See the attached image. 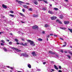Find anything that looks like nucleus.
Instances as JSON below:
<instances>
[{
    "label": "nucleus",
    "mask_w": 72,
    "mask_h": 72,
    "mask_svg": "<svg viewBox=\"0 0 72 72\" xmlns=\"http://www.w3.org/2000/svg\"><path fill=\"white\" fill-rule=\"evenodd\" d=\"M27 41L28 42H30V44L32 46H35V44H34V42L33 41L29 40H28Z\"/></svg>",
    "instance_id": "obj_1"
},
{
    "label": "nucleus",
    "mask_w": 72,
    "mask_h": 72,
    "mask_svg": "<svg viewBox=\"0 0 72 72\" xmlns=\"http://www.w3.org/2000/svg\"><path fill=\"white\" fill-rule=\"evenodd\" d=\"M10 48L11 49H13V50H15L17 51V52H20L21 51V50L18 49L17 48H15L10 47Z\"/></svg>",
    "instance_id": "obj_2"
},
{
    "label": "nucleus",
    "mask_w": 72,
    "mask_h": 72,
    "mask_svg": "<svg viewBox=\"0 0 72 72\" xmlns=\"http://www.w3.org/2000/svg\"><path fill=\"white\" fill-rule=\"evenodd\" d=\"M21 55H22V56L25 57H28V54L27 53H21Z\"/></svg>",
    "instance_id": "obj_3"
},
{
    "label": "nucleus",
    "mask_w": 72,
    "mask_h": 72,
    "mask_svg": "<svg viewBox=\"0 0 72 72\" xmlns=\"http://www.w3.org/2000/svg\"><path fill=\"white\" fill-rule=\"evenodd\" d=\"M51 19L52 20H55L57 19V17L55 16L52 17L51 18Z\"/></svg>",
    "instance_id": "obj_4"
},
{
    "label": "nucleus",
    "mask_w": 72,
    "mask_h": 72,
    "mask_svg": "<svg viewBox=\"0 0 72 72\" xmlns=\"http://www.w3.org/2000/svg\"><path fill=\"white\" fill-rule=\"evenodd\" d=\"M23 6L24 8H27V9H29V8H30V7H29V6H27V5H23Z\"/></svg>",
    "instance_id": "obj_5"
},
{
    "label": "nucleus",
    "mask_w": 72,
    "mask_h": 72,
    "mask_svg": "<svg viewBox=\"0 0 72 72\" xmlns=\"http://www.w3.org/2000/svg\"><path fill=\"white\" fill-rule=\"evenodd\" d=\"M20 45H23V46H27V43H25L24 44L23 43H21L20 44Z\"/></svg>",
    "instance_id": "obj_6"
},
{
    "label": "nucleus",
    "mask_w": 72,
    "mask_h": 72,
    "mask_svg": "<svg viewBox=\"0 0 72 72\" xmlns=\"http://www.w3.org/2000/svg\"><path fill=\"white\" fill-rule=\"evenodd\" d=\"M32 55H33V56H36V55H36V53H35V52H32Z\"/></svg>",
    "instance_id": "obj_7"
},
{
    "label": "nucleus",
    "mask_w": 72,
    "mask_h": 72,
    "mask_svg": "<svg viewBox=\"0 0 72 72\" xmlns=\"http://www.w3.org/2000/svg\"><path fill=\"white\" fill-rule=\"evenodd\" d=\"M33 29H37L38 28V26H34L32 27Z\"/></svg>",
    "instance_id": "obj_8"
},
{
    "label": "nucleus",
    "mask_w": 72,
    "mask_h": 72,
    "mask_svg": "<svg viewBox=\"0 0 72 72\" xmlns=\"http://www.w3.org/2000/svg\"><path fill=\"white\" fill-rule=\"evenodd\" d=\"M49 53L51 54H55V53L52 52V51H49Z\"/></svg>",
    "instance_id": "obj_9"
},
{
    "label": "nucleus",
    "mask_w": 72,
    "mask_h": 72,
    "mask_svg": "<svg viewBox=\"0 0 72 72\" xmlns=\"http://www.w3.org/2000/svg\"><path fill=\"white\" fill-rule=\"evenodd\" d=\"M48 13L51 14H54V13L51 11H48Z\"/></svg>",
    "instance_id": "obj_10"
},
{
    "label": "nucleus",
    "mask_w": 72,
    "mask_h": 72,
    "mask_svg": "<svg viewBox=\"0 0 72 72\" xmlns=\"http://www.w3.org/2000/svg\"><path fill=\"white\" fill-rule=\"evenodd\" d=\"M64 23L65 24H69V22L65 21L64 22Z\"/></svg>",
    "instance_id": "obj_11"
},
{
    "label": "nucleus",
    "mask_w": 72,
    "mask_h": 72,
    "mask_svg": "<svg viewBox=\"0 0 72 72\" xmlns=\"http://www.w3.org/2000/svg\"><path fill=\"white\" fill-rule=\"evenodd\" d=\"M16 1L17 2H18V3H23V2L20 1H18V0H17Z\"/></svg>",
    "instance_id": "obj_12"
},
{
    "label": "nucleus",
    "mask_w": 72,
    "mask_h": 72,
    "mask_svg": "<svg viewBox=\"0 0 72 72\" xmlns=\"http://www.w3.org/2000/svg\"><path fill=\"white\" fill-rule=\"evenodd\" d=\"M28 66L29 68H31V65L29 64H28Z\"/></svg>",
    "instance_id": "obj_13"
},
{
    "label": "nucleus",
    "mask_w": 72,
    "mask_h": 72,
    "mask_svg": "<svg viewBox=\"0 0 72 72\" xmlns=\"http://www.w3.org/2000/svg\"><path fill=\"white\" fill-rule=\"evenodd\" d=\"M33 17H35V18H36L37 17H38V15H36L35 14H33Z\"/></svg>",
    "instance_id": "obj_14"
},
{
    "label": "nucleus",
    "mask_w": 72,
    "mask_h": 72,
    "mask_svg": "<svg viewBox=\"0 0 72 72\" xmlns=\"http://www.w3.org/2000/svg\"><path fill=\"white\" fill-rule=\"evenodd\" d=\"M54 67L57 70H58V68H57V66H56L55 65H54Z\"/></svg>",
    "instance_id": "obj_15"
},
{
    "label": "nucleus",
    "mask_w": 72,
    "mask_h": 72,
    "mask_svg": "<svg viewBox=\"0 0 72 72\" xmlns=\"http://www.w3.org/2000/svg\"><path fill=\"white\" fill-rule=\"evenodd\" d=\"M2 6L4 8H7V7L6 6H5L4 4H2Z\"/></svg>",
    "instance_id": "obj_16"
},
{
    "label": "nucleus",
    "mask_w": 72,
    "mask_h": 72,
    "mask_svg": "<svg viewBox=\"0 0 72 72\" xmlns=\"http://www.w3.org/2000/svg\"><path fill=\"white\" fill-rule=\"evenodd\" d=\"M60 29H61L62 30H66V28L64 27L62 28V27H60Z\"/></svg>",
    "instance_id": "obj_17"
},
{
    "label": "nucleus",
    "mask_w": 72,
    "mask_h": 72,
    "mask_svg": "<svg viewBox=\"0 0 72 72\" xmlns=\"http://www.w3.org/2000/svg\"><path fill=\"white\" fill-rule=\"evenodd\" d=\"M34 3L35 4V5H37L38 4V2L37 1H36L34 2Z\"/></svg>",
    "instance_id": "obj_18"
},
{
    "label": "nucleus",
    "mask_w": 72,
    "mask_h": 72,
    "mask_svg": "<svg viewBox=\"0 0 72 72\" xmlns=\"http://www.w3.org/2000/svg\"><path fill=\"white\" fill-rule=\"evenodd\" d=\"M47 9V7L43 8H42V10H46Z\"/></svg>",
    "instance_id": "obj_19"
},
{
    "label": "nucleus",
    "mask_w": 72,
    "mask_h": 72,
    "mask_svg": "<svg viewBox=\"0 0 72 72\" xmlns=\"http://www.w3.org/2000/svg\"><path fill=\"white\" fill-rule=\"evenodd\" d=\"M42 1L45 3H46V4H48V1H47L43 0Z\"/></svg>",
    "instance_id": "obj_20"
},
{
    "label": "nucleus",
    "mask_w": 72,
    "mask_h": 72,
    "mask_svg": "<svg viewBox=\"0 0 72 72\" xmlns=\"http://www.w3.org/2000/svg\"><path fill=\"white\" fill-rule=\"evenodd\" d=\"M60 18V19H62L63 18V15H60L59 16Z\"/></svg>",
    "instance_id": "obj_21"
},
{
    "label": "nucleus",
    "mask_w": 72,
    "mask_h": 72,
    "mask_svg": "<svg viewBox=\"0 0 72 72\" xmlns=\"http://www.w3.org/2000/svg\"><path fill=\"white\" fill-rule=\"evenodd\" d=\"M17 33H19L20 34H21V33H22V35H24V33H22V32H21L20 31H18L17 32Z\"/></svg>",
    "instance_id": "obj_22"
},
{
    "label": "nucleus",
    "mask_w": 72,
    "mask_h": 72,
    "mask_svg": "<svg viewBox=\"0 0 72 72\" xmlns=\"http://www.w3.org/2000/svg\"><path fill=\"white\" fill-rule=\"evenodd\" d=\"M38 40L39 41H42V39L41 38H39L38 39Z\"/></svg>",
    "instance_id": "obj_23"
},
{
    "label": "nucleus",
    "mask_w": 72,
    "mask_h": 72,
    "mask_svg": "<svg viewBox=\"0 0 72 72\" xmlns=\"http://www.w3.org/2000/svg\"><path fill=\"white\" fill-rule=\"evenodd\" d=\"M19 14H20V15H21V16H22V17H24V15H23V14L22 13H20Z\"/></svg>",
    "instance_id": "obj_24"
},
{
    "label": "nucleus",
    "mask_w": 72,
    "mask_h": 72,
    "mask_svg": "<svg viewBox=\"0 0 72 72\" xmlns=\"http://www.w3.org/2000/svg\"><path fill=\"white\" fill-rule=\"evenodd\" d=\"M54 10H58V8H54Z\"/></svg>",
    "instance_id": "obj_25"
},
{
    "label": "nucleus",
    "mask_w": 72,
    "mask_h": 72,
    "mask_svg": "<svg viewBox=\"0 0 72 72\" xmlns=\"http://www.w3.org/2000/svg\"><path fill=\"white\" fill-rule=\"evenodd\" d=\"M1 42L3 43V44H5V41H4V40H1Z\"/></svg>",
    "instance_id": "obj_26"
},
{
    "label": "nucleus",
    "mask_w": 72,
    "mask_h": 72,
    "mask_svg": "<svg viewBox=\"0 0 72 72\" xmlns=\"http://www.w3.org/2000/svg\"><path fill=\"white\" fill-rule=\"evenodd\" d=\"M28 10H29V11H31V12H32V8H30L28 9Z\"/></svg>",
    "instance_id": "obj_27"
},
{
    "label": "nucleus",
    "mask_w": 72,
    "mask_h": 72,
    "mask_svg": "<svg viewBox=\"0 0 72 72\" xmlns=\"http://www.w3.org/2000/svg\"><path fill=\"white\" fill-rule=\"evenodd\" d=\"M68 30H69V31H70L72 33V29H70L68 28Z\"/></svg>",
    "instance_id": "obj_28"
},
{
    "label": "nucleus",
    "mask_w": 72,
    "mask_h": 72,
    "mask_svg": "<svg viewBox=\"0 0 72 72\" xmlns=\"http://www.w3.org/2000/svg\"><path fill=\"white\" fill-rule=\"evenodd\" d=\"M59 21H60L59 20H58V19H56V22H58V23H59Z\"/></svg>",
    "instance_id": "obj_29"
},
{
    "label": "nucleus",
    "mask_w": 72,
    "mask_h": 72,
    "mask_svg": "<svg viewBox=\"0 0 72 72\" xmlns=\"http://www.w3.org/2000/svg\"><path fill=\"white\" fill-rule=\"evenodd\" d=\"M15 41L16 42H18V40L17 39H15Z\"/></svg>",
    "instance_id": "obj_30"
},
{
    "label": "nucleus",
    "mask_w": 72,
    "mask_h": 72,
    "mask_svg": "<svg viewBox=\"0 0 72 72\" xmlns=\"http://www.w3.org/2000/svg\"><path fill=\"white\" fill-rule=\"evenodd\" d=\"M4 50L5 51H8V50H7L6 48H4Z\"/></svg>",
    "instance_id": "obj_31"
},
{
    "label": "nucleus",
    "mask_w": 72,
    "mask_h": 72,
    "mask_svg": "<svg viewBox=\"0 0 72 72\" xmlns=\"http://www.w3.org/2000/svg\"><path fill=\"white\" fill-rule=\"evenodd\" d=\"M9 44H10V45H12V42H9Z\"/></svg>",
    "instance_id": "obj_32"
},
{
    "label": "nucleus",
    "mask_w": 72,
    "mask_h": 72,
    "mask_svg": "<svg viewBox=\"0 0 72 72\" xmlns=\"http://www.w3.org/2000/svg\"><path fill=\"white\" fill-rule=\"evenodd\" d=\"M45 27H49V26L48 25V24H46V25H45Z\"/></svg>",
    "instance_id": "obj_33"
},
{
    "label": "nucleus",
    "mask_w": 72,
    "mask_h": 72,
    "mask_svg": "<svg viewBox=\"0 0 72 72\" xmlns=\"http://www.w3.org/2000/svg\"><path fill=\"white\" fill-rule=\"evenodd\" d=\"M67 57L69 58V59H70L71 58V56L69 55H68Z\"/></svg>",
    "instance_id": "obj_34"
},
{
    "label": "nucleus",
    "mask_w": 72,
    "mask_h": 72,
    "mask_svg": "<svg viewBox=\"0 0 72 72\" xmlns=\"http://www.w3.org/2000/svg\"><path fill=\"white\" fill-rule=\"evenodd\" d=\"M4 43H1V45L3 46H4V45H4Z\"/></svg>",
    "instance_id": "obj_35"
},
{
    "label": "nucleus",
    "mask_w": 72,
    "mask_h": 72,
    "mask_svg": "<svg viewBox=\"0 0 72 72\" xmlns=\"http://www.w3.org/2000/svg\"><path fill=\"white\" fill-rule=\"evenodd\" d=\"M10 16H11V17H14V15H13L12 14H10Z\"/></svg>",
    "instance_id": "obj_36"
},
{
    "label": "nucleus",
    "mask_w": 72,
    "mask_h": 72,
    "mask_svg": "<svg viewBox=\"0 0 72 72\" xmlns=\"http://www.w3.org/2000/svg\"><path fill=\"white\" fill-rule=\"evenodd\" d=\"M41 70V69H37V71H40Z\"/></svg>",
    "instance_id": "obj_37"
},
{
    "label": "nucleus",
    "mask_w": 72,
    "mask_h": 72,
    "mask_svg": "<svg viewBox=\"0 0 72 72\" xmlns=\"http://www.w3.org/2000/svg\"><path fill=\"white\" fill-rule=\"evenodd\" d=\"M51 64H54V62L53 61H51Z\"/></svg>",
    "instance_id": "obj_38"
},
{
    "label": "nucleus",
    "mask_w": 72,
    "mask_h": 72,
    "mask_svg": "<svg viewBox=\"0 0 72 72\" xmlns=\"http://www.w3.org/2000/svg\"><path fill=\"white\" fill-rule=\"evenodd\" d=\"M60 40H62V41H63V40H64V39L60 37Z\"/></svg>",
    "instance_id": "obj_39"
},
{
    "label": "nucleus",
    "mask_w": 72,
    "mask_h": 72,
    "mask_svg": "<svg viewBox=\"0 0 72 72\" xmlns=\"http://www.w3.org/2000/svg\"><path fill=\"white\" fill-rule=\"evenodd\" d=\"M59 69H61L62 68V67H61V66H59Z\"/></svg>",
    "instance_id": "obj_40"
},
{
    "label": "nucleus",
    "mask_w": 72,
    "mask_h": 72,
    "mask_svg": "<svg viewBox=\"0 0 72 72\" xmlns=\"http://www.w3.org/2000/svg\"><path fill=\"white\" fill-rule=\"evenodd\" d=\"M60 52H61V53H63V51L62 50H60Z\"/></svg>",
    "instance_id": "obj_41"
},
{
    "label": "nucleus",
    "mask_w": 72,
    "mask_h": 72,
    "mask_svg": "<svg viewBox=\"0 0 72 72\" xmlns=\"http://www.w3.org/2000/svg\"><path fill=\"white\" fill-rule=\"evenodd\" d=\"M59 23H60V24H62V22H61V21H59Z\"/></svg>",
    "instance_id": "obj_42"
},
{
    "label": "nucleus",
    "mask_w": 72,
    "mask_h": 72,
    "mask_svg": "<svg viewBox=\"0 0 72 72\" xmlns=\"http://www.w3.org/2000/svg\"><path fill=\"white\" fill-rule=\"evenodd\" d=\"M64 1L66 2H68V0H64Z\"/></svg>",
    "instance_id": "obj_43"
},
{
    "label": "nucleus",
    "mask_w": 72,
    "mask_h": 72,
    "mask_svg": "<svg viewBox=\"0 0 72 72\" xmlns=\"http://www.w3.org/2000/svg\"><path fill=\"white\" fill-rule=\"evenodd\" d=\"M13 11H10V13H13Z\"/></svg>",
    "instance_id": "obj_44"
},
{
    "label": "nucleus",
    "mask_w": 72,
    "mask_h": 72,
    "mask_svg": "<svg viewBox=\"0 0 72 72\" xmlns=\"http://www.w3.org/2000/svg\"><path fill=\"white\" fill-rule=\"evenodd\" d=\"M22 10L23 12H25V10H24V9H22Z\"/></svg>",
    "instance_id": "obj_45"
},
{
    "label": "nucleus",
    "mask_w": 72,
    "mask_h": 72,
    "mask_svg": "<svg viewBox=\"0 0 72 72\" xmlns=\"http://www.w3.org/2000/svg\"><path fill=\"white\" fill-rule=\"evenodd\" d=\"M25 4H26V5H29L30 4V3H26Z\"/></svg>",
    "instance_id": "obj_46"
},
{
    "label": "nucleus",
    "mask_w": 72,
    "mask_h": 72,
    "mask_svg": "<svg viewBox=\"0 0 72 72\" xmlns=\"http://www.w3.org/2000/svg\"><path fill=\"white\" fill-rule=\"evenodd\" d=\"M43 64H46V62H44L43 63Z\"/></svg>",
    "instance_id": "obj_47"
},
{
    "label": "nucleus",
    "mask_w": 72,
    "mask_h": 72,
    "mask_svg": "<svg viewBox=\"0 0 72 72\" xmlns=\"http://www.w3.org/2000/svg\"><path fill=\"white\" fill-rule=\"evenodd\" d=\"M45 31H43L42 32V33H43V34H44L45 33Z\"/></svg>",
    "instance_id": "obj_48"
},
{
    "label": "nucleus",
    "mask_w": 72,
    "mask_h": 72,
    "mask_svg": "<svg viewBox=\"0 0 72 72\" xmlns=\"http://www.w3.org/2000/svg\"><path fill=\"white\" fill-rule=\"evenodd\" d=\"M10 69H13L12 67H10Z\"/></svg>",
    "instance_id": "obj_49"
},
{
    "label": "nucleus",
    "mask_w": 72,
    "mask_h": 72,
    "mask_svg": "<svg viewBox=\"0 0 72 72\" xmlns=\"http://www.w3.org/2000/svg\"><path fill=\"white\" fill-rule=\"evenodd\" d=\"M50 36H53V34L52 33L50 34Z\"/></svg>",
    "instance_id": "obj_50"
},
{
    "label": "nucleus",
    "mask_w": 72,
    "mask_h": 72,
    "mask_svg": "<svg viewBox=\"0 0 72 72\" xmlns=\"http://www.w3.org/2000/svg\"><path fill=\"white\" fill-rule=\"evenodd\" d=\"M66 46V45H64L63 46V47H64Z\"/></svg>",
    "instance_id": "obj_51"
},
{
    "label": "nucleus",
    "mask_w": 72,
    "mask_h": 72,
    "mask_svg": "<svg viewBox=\"0 0 72 72\" xmlns=\"http://www.w3.org/2000/svg\"><path fill=\"white\" fill-rule=\"evenodd\" d=\"M58 72H62V71H61V70H58Z\"/></svg>",
    "instance_id": "obj_52"
},
{
    "label": "nucleus",
    "mask_w": 72,
    "mask_h": 72,
    "mask_svg": "<svg viewBox=\"0 0 72 72\" xmlns=\"http://www.w3.org/2000/svg\"><path fill=\"white\" fill-rule=\"evenodd\" d=\"M16 44H17L18 45H19V43L18 42H17Z\"/></svg>",
    "instance_id": "obj_53"
},
{
    "label": "nucleus",
    "mask_w": 72,
    "mask_h": 72,
    "mask_svg": "<svg viewBox=\"0 0 72 72\" xmlns=\"http://www.w3.org/2000/svg\"><path fill=\"white\" fill-rule=\"evenodd\" d=\"M10 66H6V67H7V68H10Z\"/></svg>",
    "instance_id": "obj_54"
},
{
    "label": "nucleus",
    "mask_w": 72,
    "mask_h": 72,
    "mask_svg": "<svg viewBox=\"0 0 72 72\" xmlns=\"http://www.w3.org/2000/svg\"><path fill=\"white\" fill-rule=\"evenodd\" d=\"M51 70L52 71H54V70L53 69H51Z\"/></svg>",
    "instance_id": "obj_55"
},
{
    "label": "nucleus",
    "mask_w": 72,
    "mask_h": 72,
    "mask_svg": "<svg viewBox=\"0 0 72 72\" xmlns=\"http://www.w3.org/2000/svg\"><path fill=\"white\" fill-rule=\"evenodd\" d=\"M50 37V35H48L47 36V37H48V38H49Z\"/></svg>",
    "instance_id": "obj_56"
},
{
    "label": "nucleus",
    "mask_w": 72,
    "mask_h": 72,
    "mask_svg": "<svg viewBox=\"0 0 72 72\" xmlns=\"http://www.w3.org/2000/svg\"><path fill=\"white\" fill-rule=\"evenodd\" d=\"M54 35V36H56V37H57V36H58L57 35Z\"/></svg>",
    "instance_id": "obj_57"
},
{
    "label": "nucleus",
    "mask_w": 72,
    "mask_h": 72,
    "mask_svg": "<svg viewBox=\"0 0 72 72\" xmlns=\"http://www.w3.org/2000/svg\"><path fill=\"white\" fill-rule=\"evenodd\" d=\"M7 42H9V40H7Z\"/></svg>",
    "instance_id": "obj_58"
},
{
    "label": "nucleus",
    "mask_w": 72,
    "mask_h": 72,
    "mask_svg": "<svg viewBox=\"0 0 72 72\" xmlns=\"http://www.w3.org/2000/svg\"><path fill=\"white\" fill-rule=\"evenodd\" d=\"M2 33L3 32H0V35H1V33Z\"/></svg>",
    "instance_id": "obj_59"
},
{
    "label": "nucleus",
    "mask_w": 72,
    "mask_h": 72,
    "mask_svg": "<svg viewBox=\"0 0 72 72\" xmlns=\"http://www.w3.org/2000/svg\"><path fill=\"white\" fill-rule=\"evenodd\" d=\"M46 40L48 41V38H47Z\"/></svg>",
    "instance_id": "obj_60"
},
{
    "label": "nucleus",
    "mask_w": 72,
    "mask_h": 72,
    "mask_svg": "<svg viewBox=\"0 0 72 72\" xmlns=\"http://www.w3.org/2000/svg\"><path fill=\"white\" fill-rule=\"evenodd\" d=\"M64 44H66V45L67 44V42H64Z\"/></svg>",
    "instance_id": "obj_61"
},
{
    "label": "nucleus",
    "mask_w": 72,
    "mask_h": 72,
    "mask_svg": "<svg viewBox=\"0 0 72 72\" xmlns=\"http://www.w3.org/2000/svg\"><path fill=\"white\" fill-rule=\"evenodd\" d=\"M50 6H52V4H50Z\"/></svg>",
    "instance_id": "obj_62"
},
{
    "label": "nucleus",
    "mask_w": 72,
    "mask_h": 72,
    "mask_svg": "<svg viewBox=\"0 0 72 72\" xmlns=\"http://www.w3.org/2000/svg\"><path fill=\"white\" fill-rule=\"evenodd\" d=\"M43 0H38V1H43Z\"/></svg>",
    "instance_id": "obj_63"
},
{
    "label": "nucleus",
    "mask_w": 72,
    "mask_h": 72,
    "mask_svg": "<svg viewBox=\"0 0 72 72\" xmlns=\"http://www.w3.org/2000/svg\"><path fill=\"white\" fill-rule=\"evenodd\" d=\"M22 41H24V39H22Z\"/></svg>",
    "instance_id": "obj_64"
}]
</instances>
